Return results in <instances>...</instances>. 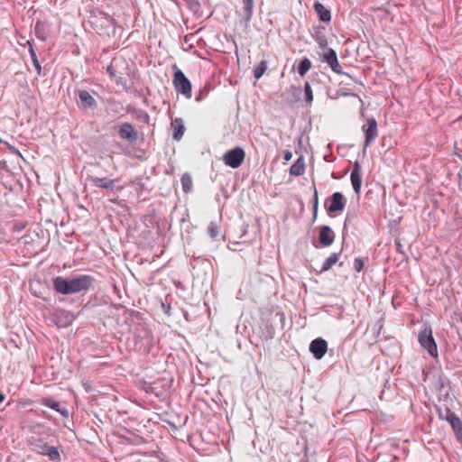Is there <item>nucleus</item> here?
Listing matches in <instances>:
<instances>
[{
    "label": "nucleus",
    "mask_w": 462,
    "mask_h": 462,
    "mask_svg": "<svg viewBox=\"0 0 462 462\" xmlns=\"http://www.w3.org/2000/svg\"><path fill=\"white\" fill-rule=\"evenodd\" d=\"M285 324L284 313L278 310H271L263 319L261 328V337L264 340L273 339L275 336L276 328L282 329Z\"/></svg>",
    "instance_id": "nucleus-1"
},
{
    "label": "nucleus",
    "mask_w": 462,
    "mask_h": 462,
    "mask_svg": "<svg viewBox=\"0 0 462 462\" xmlns=\"http://www.w3.org/2000/svg\"><path fill=\"white\" fill-rule=\"evenodd\" d=\"M95 280L89 275H79L68 279L57 277L53 280L54 289H89L94 287Z\"/></svg>",
    "instance_id": "nucleus-2"
},
{
    "label": "nucleus",
    "mask_w": 462,
    "mask_h": 462,
    "mask_svg": "<svg viewBox=\"0 0 462 462\" xmlns=\"http://www.w3.org/2000/svg\"><path fill=\"white\" fill-rule=\"evenodd\" d=\"M31 449L37 454L48 457L52 462H60L61 456L57 447L50 445L41 438L32 437L29 440Z\"/></svg>",
    "instance_id": "nucleus-3"
},
{
    "label": "nucleus",
    "mask_w": 462,
    "mask_h": 462,
    "mask_svg": "<svg viewBox=\"0 0 462 462\" xmlns=\"http://www.w3.org/2000/svg\"><path fill=\"white\" fill-rule=\"evenodd\" d=\"M418 341L420 346L427 350L430 356H438L437 343L432 336V329L430 326L424 324L421 327L418 335Z\"/></svg>",
    "instance_id": "nucleus-4"
},
{
    "label": "nucleus",
    "mask_w": 462,
    "mask_h": 462,
    "mask_svg": "<svg viewBox=\"0 0 462 462\" xmlns=\"http://www.w3.org/2000/svg\"><path fill=\"white\" fill-rule=\"evenodd\" d=\"M362 131L365 134V143L363 152H365L367 147L376 139L378 136V125L377 121L371 117L362 125Z\"/></svg>",
    "instance_id": "nucleus-5"
},
{
    "label": "nucleus",
    "mask_w": 462,
    "mask_h": 462,
    "mask_svg": "<svg viewBox=\"0 0 462 462\" xmlns=\"http://www.w3.org/2000/svg\"><path fill=\"white\" fill-rule=\"evenodd\" d=\"M245 156L244 150L240 147H236L224 154L223 161L226 165L236 169L243 163Z\"/></svg>",
    "instance_id": "nucleus-6"
},
{
    "label": "nucleus",
    "mask_w": 462,
    "mask_h": 462,
    "mask_svg": "<svg viewBox=\"0 0 462 462\" xmlns=\"http://www.w3.org/2000/svg\"><path fill=\"white\" fill-rule=\"evenodd\" d=\"M173 84L177 92L187 97H191V83L180 69L174 72Z\"/></svg>",
    "instance_id": "nucleus-7"
},
{
    "label": "nucleus",
    "mask_w": 462,
    "mask_h": 462,
    "mask_svg": "<svg viewBox=\"0 0 462 462\" xmlns=\"http://www.w3.org/2000/svg\"><path fill=\"white\" fill-rule=\"evenodd\" d=\"M346 208V200L341 192H334L327 201L328 214L342 212Z\"/></svg>",
    "instance_id": "nucleus-8"
},
{
    "label": "nucleus",
    "mask_w": 462,
    "mask_h": 462,
    "mask_svg": "<svg viewBox=\"0 0 462 462\" xmlns=\"http://www.w3.org/2000/svg\"><path fill=\"white\" fill-rule=\"evenodd\" d=\"M74 319V314L64 310H59L53 316V321L56 323L58 328H67L72 324Z\"/></svg>",
    "instance_id": "nucleus-9"
},
{
    "label": "nucleus",
    "mask_w": 462,
    "mask_h": 462,
    "mask_svg": "<svg viewBox=\"0 0 462 462\" xmlns=\"http://www.w3.org/2000/svg\"><path fill=\"white\" fill-rule=\"evenodd\" d=\"M328 350V343L321 337L315 338L310 345V351L316 359H321Z\"/></svg>",
    "instance_id": "nucleus-10"
},
{
    "label": "nucleus",
    "mask_w": 462,
    "mask_h": 462,
    "mask_svg": "<svg viewBox=\"0 0 462 462\" xmlns=\"http://www.w3.org/2000/svg\"><path fill=\"white\" fill-rule=\"evenodd\" d=\"M118 134L122 139L129 142H135L138 138L137 132L129 123H124L118 125Z\"/></svg>",
    "instance_id": "nucleus-11"
},
{
    "label": "nucleus",
    "mask_w": 462,
    "mask_h": 462,
    "mask_svg": "<svg viewBox=\"0 0 462 462\" xmlns=\"http://www.w3.org/2000/svg\"><path fill=\"white\" fill-rule=\"evenodd\" d=\"M351 183L356 193L359 194L362 184L361 164L356 161L350 175Z\"/></svg>",
    "instance_id": "nucleus-12"
},
{
    "label": "nucleus",
    "mask_w": 462,
    "mask_h": 462,
    "mask_svg": "<svg viewBox=\"0 0 462 462\" xmlns=\"http://www.w3.org/2000/svg\"><path fill=\"white\" fill-rule=\"evenodd\" d=\"M110 294L108 295L112 304L121 307H125L126 304H129V297L127 295V291H109Z\"/></svg>",
    "instance_id": "nucleus-13"
},
{
    "label": "nucleus",
    "mask_w": 462,
    "mask_h": 462,
    "mask_svg": "<svg viewBox=\"0 0 462 462\" xmlns=\"http://www.w3.org/2000/svg\"><path fill=\"white\" fill-rule=\"evenodd\" d=\"M439 415L440 419L448 421L452 430L457 428L462 422L460 419L448 407L444 410L439 409Z\"/></svg>",
    "instance_id": "nucleus-14"
},
{
    "label": "nucleus",
    "mask_w": 462,
    "mask_h": 462,
    "mask_svg": "<svg viewBox=\"0 0 462 462\" xmlns=\"http://www.w3.org/2000/svg\"><path fill=\"white\" fill-rule=\"evenodd\" d=\"M335 239V234L328 226H322L319 234V243L323 246H329L333 244Z\"/></svg>",
    "instance_id": "nucleus-15"
},
{
    "label": "nucleus",
    "mask_w": 462,
    "mask_h": 462,
    "mask_svg": "<svg viewBox=\"0 0 462 462\" xmlns=\"http://www.w3.org/2000/svg\"><path fill=\"white\" fill-rule=\"evenodd\" d=\"M78 97L79 98L80 106L84 109L97 107L96 99L88 90H79Z\"/></svg>",
    "instance_id": "nucleus-16"
},
{
    "label": "nucleus",
    "mask_w": 462,
    "mask_h": 462,
    "mask_svg": "<svg viewBox=\"0 0 462 462\" xmlns=\"http://www.w3.org/2000/svg\"><path fill=\"white\" fill-rule=\"evenodd\" d=\"M42 404L60 413L64 418L69 417L68 410L65 407H61L60 402L54 400L51 397L42 398Z\"/></svg>",
    "instance_id": "nucleus-17"
},
{
    "label": "nucleus",
    "mask_w": 462,
    "mask_h": 462,
    "mask_svg": "<svg viewBox=\"0 0 462 462\" xmlns=\"http://www.w3.org/2000/svg\"><path fill=\"white\" fill-rule=\"evenodd\" d=\"M171 129L173 131L172 136L175 140L180 141L185 132V126L181 118H175L171 122Z\"/></svg>",
    "instance_id": "nucleus-18"
},
{
    "label": "nucleus",
    "mask_w": 462,
    "mask_h": 462,
    "mask_svg": "<svg viewBox=\"0 0 462 462\" xmlns=\"http://www.w3.org/2000/svg\"><path fill=\"white\" fill-rule=\"evenodd\" d=\"M314 10L319 15V18L322 22L328 23L331 20V14L328 9H327L321 3L316 2L314 4Z\"/></svg>",
    "instance_id": "nucleus-19"
},
{
    "label": "nucleus",
    "mask_w": 462,
    "mask_h": 462,
    "mask_svg": "<svg viewBox=\"0 0 462 462\" xmlns=\"http://www.w3.org/2000/svg\"><path fill=\"white\" fill-rule=\"evenodd\" d=\"M90 180L94 186L103 189H113L116 182L115 180L98 177H91Z\"/></svg>",
    "instance_id": "nucleus-20"
},
{
    "label": "nucleus",
    "mask_w": 462,
    "mask_h": 462,
    "mask_svg": "<svg viewBox=\"0 0 462 462\" xmlns=\"http://www.w3.org/2000/svg\"><path fill=\"white\" fill-rule=\"evenodd\" d=\"M305 171V163L303 157L300 156L297 161L291 166L290 173L293 176H300Z\"/></svg>",
    "instance_id": "nucleus-21"
},
{
    "label": "nucleus",
    "mask_w": 462,
    "mask_h": 462,
    "mask_svg": "<svg viewBox=\"0 0 462 462\" xmlns=\"http://www.w3.org/2000/svg\"><path fill=\"white\" fill-rule=\"evenodd\" d=\"M243 18L245 22V23H248L253 15V8H254V0H243Z\"/></svg>",
    "instance_id": "nucleus-22"
},
{
    "label": "nucleus",
    "mask_w": 462,
    "mask_h": 462,
    "mask_svg": "<svg viewBox=\"0 0 462 462\" xmlns=\"http://www.w3.org/2000/svg\"><path fill=\"white\" fill-rule=\"evenodd\" d=\"M323 60L331 67L338 61L336 51L333 49H328L323 54Z\"/></svg>",
    "instance_id": "nucleus-23"
},
{
    "label": "nucleus",
    "mask_w": 462,
    "mask_h": 462,
    "mask_svg": "<svg viewBox=\"0 0 462 462\" xmlns=\"http://www.w3.org/2000/svg\"><path fill=\"white\" fill-rule=\"evenodd\" d=\"M311 68V61L308 58H304L300 60L298 66V73L303 77Z\"/></svg>",
    "instance_id": "nucleus-24"
},
{
    "label": "nucleus",
    "mask_w": 462,
    "mask_h": 462,
    "mask_svg": "<svg viewBox=\"0 0 462 462\" xmlns=\"http://www.w3.org/2000/svg\"><path fill=\"white\" fill-rule=\"evenodd\" d=\"M181 185H182V189L184 192L189 193L192 190L193 183H192L191 176L189 174L185 173L182 175Z\"/></svg>",
    "instance_id": "nucleus-25"
},
{
    "label": "nucleus",
    "mask_w": 462,
    "mask_h": 462,
    "mask_svg": "<svg viewBox=\"0 0 462 462\" xmlns=\"http://www.w3.org/2000/svg\"><path fill=\"white\" fill-rule=\"evenodd\" d=\"M338 260V255L337 254L334 253V254H331L323 263L322 264V267H321V271H328L329 270L330 268H332V266L334 264H336V263L337 262Z\"/></svg>",
    "instance_id": "nucleus-26"
},
{
    "label": "nucleus",
    "mask_w": 462,
    "mask_h": 462,
    "mask_svg": "<svg viewBox=\"0 0 462 462\" xmlns=\"http://www.w3.org/2000/svg\"><path fill=\"white\" fill-rule=\"evenodd\" d=\"M208 233L213 240H217L220 235V226L217 222H210Z\"/></svg>",
    "instance_id": "nucleus-27"
},
{
    "label": "nucleus",
    "mask_w": 462,
    "mask_h": 462,
    "mask_svg": "<svg viewBox=\"0 0 462 462\" xmlns=\"http://www.w3.org/2000/svg\"><path fill=\"white\" fill-rule=\"evenodd\" d=\"M27 43L29 45V51H30V55H31L32 60V64H33L35 69L37 70V73L41 74L42 68H41V64L38 60L36 52L34 51L31 42L28 41Z\"/></svg>",
    "instance_id": "nucleus-28"
},
{
    "label": "nucleus",
    "mask_w": 462,
    "mask_h": 462,
    "mask_svg": "<svg viewBox=\"0 0 462 462\" xmlns=\"http://www.w3.org/2000/svg\"><path fill=\"white\" fill-rule=\"evenodd\" d=\"M267 69L266 61H261L254 70V76L256 79H259L265 72Z\"/></svg>",
    "instance_id": "nucleus-29"
},
{
    "label": "nucleus",
    "mask_w": 462,
    "mask_h": 462,
    "mask_svg": "<svg viewBox=\"0 0 462 462\" xmlns=\"http://www.w3.org/2000/svg\"><path fill=\"white\" fill-rule=\"evenodd\" d=\"M304 92H305L306 102L310 104L313 100V94H312V89H311L310 84L309 82H305Z\"/></svg>",
    "instance_id": "nucleus-30"
},
{
    "label": "nucleus",
    "mask_w": 462,
    "mask_h": 462,
    "mask_svg": "<svg viewBox=\"0 0 462 462\" xmlns=\"http://www.w3.org/2000/svg\"><path fill=\"white\" fill-rule=\"evenodd\" d=\"M315 41L319 44V48H326L328 45V41H327L325 35H323V34L318 33L315 36Z\"/></svg>",
    "instance_id": "nucleus-31"
},
{
    "label": "nucleus",
    "mask_w": 462,
    "mask_h": 462,
    "mask_svg": "<svg viewBox=\"0 0 462 462\" xmlns=\"http://www.w3.org/2000/svg\"><path fill=\"white\" fill-rule=\"evenodd\" d=\"M365 266V260L363 258H356L353 267L356 272H361Z\"/></svg>",
    "instance_id": "nucleus-32"
},
{
    "label": "nucleus",
    "mask_w": 462,
    "mask_h": 462,
    "mask_svg": "<svg viewBox=\"0 0 462 462\" xmlns=\"http://www.w3.org/2000/svg\"><path fill=\"white\" fill-rule=\"evenodd\" d=\"M318 208H319V195H318V190H317L316 187L314 186V194H313V212H314V217H316V215H317Z\"/></svg>",
    "instance_id": "nucleus-33"
},
{
    "label": "nucleus",
    "mask_w": 462,
    "mask_h": 462,
    "mask_svg": "<svg viewBox=\"0 0 462 462\" xmlns=\"http://www.w3.org/2000/svg\"><path fill=\"white\" fill-rule=\"evenodd\" d=\"M135 116L143 122H147L149 119V116L144 111L140 109L135 111Z\"/></svg>",
    "instance_id": "nucleus-34"
},
{
    "label": "nucleus",
    "mask_w": 462,
    "mask_h": 462,
    "mask_svg": "<svg viewBox=\"0 0 462 462\" xmlns=\"http://www.w3.org/2000/svg\"><path fill=\"white\" fill-rule=\"evenodd\" d=\"M330 69L337 74H343V70H342V67L341 65L339 64V62H335V64H333Z\"/></svg>",
    "instance_id": "nucleus-35"
},
{
    "label": "nucleus",
    "mask_w": 462,
    "mask_h": 462,
    "mask_svg": "<svg viewBox=\"0 0 462 462\" xmlns=\"http://www.w3.org/2000/svg\"><path fill=\"white\" fill-rule=\"evenodd\" d=\"M382 328H383V324H382L380 321L378 322V324H377V325H374V328H372V329H371V330L373 331L374 336L375 337L379 336V334H380V331H381Z\"/></svg>",
    "instance_id": "nucleus-36"
},
{
    "label": "nucleus",
    "mask_w": 462,
    "mask_h": 462,
    "mask_svg": "<svg viewBox=\"0 0 462 462\" xmlns=\"http://www.w3.org/2000/svg\"><path fill=\"white\" fill-rule=\"evenodd\" d=\"M161 307L165 314L170 315L171 306L169 303L162 302Z\"/></svg>",
    "instance_id": "nucleus-37"
},
{
    "label": "nucleus",
    "mask_w": 462,
    "mask_h": 462,
    "mask_svg": "<svg viewBox=\"0 0 462 462\" xmlns=\"http://www.w3.org/2000/svg\"><path fill=\"white\" fill-rule=\"evenodd\" d=\"M186 1L191 6V8L197 9L199 6V4L197 0H186Z\"/></svg>",
    "instance_id": "nucleus-38"
},
{
    "label": "nucleus",
    "mask_w": 462,
    "mask_h": 462,
    "mask_svg": "<svg viewBox=\"0 0 462 462\" xmlns=\"http://www.w3.org/2000/svg\"><path fill=\"white\" fill-rule=\"evenodd\" d=\"M291 158H292V153H291V152H290V151H285V152H283V159H284L286 162L291 161Z\"/></svg>",
    "instance_id": "nucleus-39"
},
{
    "label": "nucleus",
    "mask_w": 462,
    "mask_h": 462,
    "mask_svg": "<svg viewBox=\"0 0 462 462\" xmlns=\"http://www.w3.org/2000/svg\"><path fill=\"white\" fill-rule=\"evenodd\" d=\"M43 292H44V291H34L33 295L35 297H38V298H44L45 299V297L43 296Z\"/></svg>",
    "instance_id": "nucleus-40"
},
{
    "label": "nucleus",
    "mask_w": 462,
    "mask_h": 462,
    "mask_svg": "<svg viewBox=\"0 0 462 462\" xmlns=\"http://www.w3.org/2000/svg\"><path fill=\"white\" fill-rule=\"evenodd\" d=\"M107 72L110 74L111 77H115V71L112 66L107 67Z\"/></svg>",
    "instance_id": "nucleus-41"
},
{
    "label": "nucleus",
    "mask_w": 462,
    "mask_h": 462,
    "mask_svg": "<svg viewBox=\"0 0 462 462\" xmlns=\"http://www.w3.org/2000/svg\"><path fill=\"white\" fill-rule=\"evenodd\" d=\"M57 291L61 294H69V293L76 292L77 291Z\"/></svg>",
    "instance_id": "nucleus-42"
},
{
    "label": "nucleus",
    "mask_w": 462,
    "mask_h": 462,
    "mask_svg": "<svg viewBox=\"0 0 462 462\" xmlns=\"http://www.w3.org/2000/svg\"><path fill=\"white\" fill-rule=\"evenodd\" d=\"M5 394L2 392H0V403L3 402L5 401Z\"/></svg>",
    "instance_id": "nucleus-43"
},
{
    "label": "nucleus",
    "mask_w": 462,
    "mask_h": 462,
    "mask_svg": "<svg viewBox=\"0 0 462 462\" xmlns=\"http://www.w3.org/2000/svg\"><path fill=\"white\" fill-rule=\"evenodd\" d=\"M5 167V162H0V170H4Z\"/></svg>",
    "instance_id": "nucleus-44"
},
{
    "label": "nucleus",
    "mask_w": 462,
    "mask_h": 462,
    "mask_svg": "<svg viewBox=\"0 0 462 462\" xmlns=\"http://www.w3.org/2000/svg\"><path fill=\"white\" fill-rule=\"evenodd\" d=\"M268 314V312L265 314V313H263V319L266 317V315Z\"/></svg>",
    "instance_id": "nucleus-45"
}]
</instances>
